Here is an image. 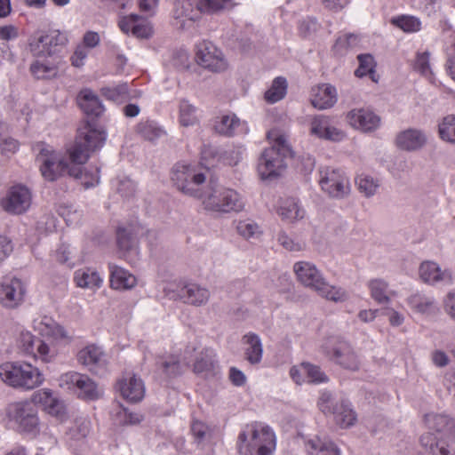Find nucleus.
<instances>
[{
	"mask_svg": "<svg viewBox=\"0 0 455 455\" xmlns=\"http://www.w3.org/2000/svg\"><path fill=\"white\" fill-rule=\"evenodd\" d=\"M60 386L85 401L97 400L101 394L97 384L89 376L76 371L62 374L60 378Z\"/></svg>",
	"mask_w": 455,
	"mask_h": 455,
	"instance_id": "1a4fd4ad",
	"label": "nucleus"
},
{
	"mask_svg": "<svg viewBox=\"0 0 455 455\" xmlns=\"http://www.w3.org/2000/svg\"><path fill=\"white\" fill-rule=\"evenodd\" d=\"M74 281L78 287L91 290L99 289L102 284L100 275L91 267L77 269L74 274Z\"/></svg>",
	"mask_w": 455,
	"mask_h": 455,
	"instance_id": "473e14b6",
	"label": "nucleus"
},
{
	"mask_svg": "<svg viewBox=\"0 0 455 455\" xmlns=\"http://www.w3.org/2000/svg\"><path fill=\"white\" fill-rule=\"evenodd\" d=\"M287 91V82L283 77H276L271 87L265 93V100L269 103H275L282 100Z\"/></svg>",
	"mask_w": 455,
	"mask_h": 455,
	"instance_id": "c03bdc74",
	"label": "nucleus"
},
{
	"mask_svg": "<svg viewBox=\"0 0 455 455\" xmlns=\"http://www.w3.org/2000/svg\"><path fill=\"white\" fill-rule=\"evenodd\" d=\"M277 212L283 220L289 222L301 220L305 216L304 209L299 201L292 197L281 200Z\"/></svg>",
	"mask_w": 455,
	"mask_h": 455,
	"instance_id": "72a5a7b5",
	"label": "nucleus"
},
{
	"mask_svg": "<svg viewBox=\"0 0 455 455\" xmlns=\"http://www.w3.org/2000/svg\"><path fill=\"white\" fill-rule=\"evenodd\" d=\"M105 140V131L95 122L87 121L79 129L75 144L68 150L70 160L78 165L85 164L91 153L101 148Z\"/></svg>",
	"mask_w": 455,
	"mask_h": 455,
	"instance_id": "39448f33",
	"label": "nucleus"
},
{
	"mask_svg": "<svg viewBox=\"0 0 455 455\" xmlns=\"http://www.w3.org/2000/svg\"><path fill=\"white\" fill-rule=\"evenodd\" d=\"M319 175L321 188L330 197L343 199L350 194L349 179L342 170L324 167L320 170Z\"/></svg>",
	"mask_w": 455,
	"mask_h": 455,
	"instance_id": "9d476101",
	"label": "nucleus"
},
{
	"mask_svg": "<svg viewBox=\"0 0 455 455\" xmlns=\"http://www.w3.org/2000/svg\"><path fill=\"white\" fill-rule=\"evenodd\" d=\"M407 303L413 311L422 315H429L436 310L434 297L421 292L411 294L408 297Z\"/></svg>",
	"mask_w": 455,
	"mask_h": 455,
	"instance_id": "e433bc0d",
	"label": "nucleus"
},
{
	"mask_svg": "<svg viewBox=\"0 0 455 455\" xmlns=\"http://www.w3.org/2000/svg\"><path fill=\"white\" fill-rule=\"evenodd\" d=\"M371 297L379 304H388L391 301L390 295L393 292L389 290L387 281L380 278L371 279L367 283Z\"/></svg>",
	"mask_w": 455,
	"mask_h": 455,
	"instance_id": "4c0bfd02",
	"label": "nucleus"
},
{
	"mask_svg": "<svg viewBox=\"0 0 455 455\" xmlns=\"http://www.w3.org/2000/svg\"><path fill=\"white\" fill-rule=\"evenodd\" d=\"M414 68L425 76L432 74L429 64V53L427 52L417 54Z\"/></svg>",
	"mask_w": 455,
	"mask_h": 455,
	"instance_id": "bf43d9fd",
	"label": "nucleus"
},
{
	"mask_svg": "<svg viewBox=\"0 0 455 455\" xmlns=\"http://www.w3.org/2000/svg\"><path fill=\"white\" fill-rule=\"evenodd\" d=\"M140 230L132 228H118L116 232V241L118 248L121 251L125 253L134 252L137 253V238Z\"/></svg>",
	"mask_w": 455,
	"mask_h": 455,
	"instance_id": "f704fd0d",
	"label": "nucleus"
},
{
	"mask_svg": "<svg viewBox=\"0 0 455 455\" xmlns=\"http://www.w3.org/2000/svg\"><path fill=\"white\" fill-rule=\"evenodd\" d=\"M425 422L430 430L448 435L455 426L452 418L444 413H427L425 415Z\"/></svg>",
	"mask_w": 455,
	"mask_h": 455,
	"instance_id": "c9c22d12",
	"label": "nucleus"
},
{
	"mask_svg": "<svg viewBox=\"0 0 455 455\" xmlns=\"http://www.w3.org/2000/svg\"><path fill=\"white\" fill-rule=\"evenodd\" d=\"M310 134L318 139L334 142L341 141L346 137L343 131L331 125L330 118L323 115L315 116L311 119Z\"/></svg>",
	"mask_w": 455,
	"mask_h": 455,
	"instance_id": "6ab92c4d",
	"label": "nucleus"
},
{
	"mask_svg": "<svg viewBox=\"0 0 455 455\" xmlns=\"http://www.w3.org/2000/svg\"><path fill=\"white\" fill-rule=\"evenodd\" d=\"M68 43L66 33L53 30L46 35H41L30 43V50L35 56H51L55 52V47L64 46Z\"/></svg>",
	"mask_w": 455,
	"mask_h": 455,
	"instance_id": "a211bd4d",
	"label": "nucleus"
},
{
	"mask_svg": "<svg viewBox=\"0 0 455 455\" xmlns=\"http://www.w3.org/2000/svg\"><path fill=\"white\" fill-rule=\"evenodd\" d=\"M337 102V91L334 86L323 84L312 89L311 103L318 109H327Z\"/></svg>",
	"mask_w": 455,
	"mask_h": 455,
	"instance_id": "bb28decb",
	"label": "nucleus"
},
{
	"mask_svg": "<svg viewBox=\"0 0 455 455\" xmlns=\"http://www.w3.org/2000/svg\"><path fill=\"white\" fill-rule=\"evenodd\" d=\"M198 198L205 210L215 212H239L244 208V203L235 190L222 187L212 180Z\"/></svg>",
	"mask_w": 455,
	"mask_h": 455,
	"instance_id": "20e7f679",
	"label": "nucleus"
},
{
	"mask_svg": "<svg viewBox=\"0 0 455 455\" xmlns=\"http://www.w3.org/2000/svg\"><path fill=\"white\" fill-rule=\"evenodd\" d=\"M142 417L140 414L130 412L126 409H121L117 413V420L123 425H135L141 421Z\"/></svg>",
	"mask_w": 455,
	"mask_h": 455,
	"instance_id": "0e129e2a",
	"label": "nucleus"
},
{
	"mask_svg": "<svg viewBox=\"0 0 455 455\" xmlns=\"http://www.w3.org/2000/svg\"><path fill=\"white\" fill-rule=\"evenodd\" d=\"M30 71L37 79L49 78L55 74L53 66L40 60H36L31 64Z\"/></svg>",
	"mask_w": 455,
	"mask_h": 455,
	"instance_id": "4d7b16f0",
	"label": "nucleus"
},
{
	"mask_svg": "<svg viewBox=\"0 0 455 455\" xmlns=\"http://www.w3.org/2000/svg\"><path fill=\"white\" fill-rule=\"evenodd\" d=\"M45 413L55 418L60 422H65L68 419V413L65 403L57 395L45 408Z\"/></svg>",
	"mask_w": 455,
	"mask_h": 455,
	"instance_id": "8fccbe9b",
	"label": "nucleus"
},
{
	"mask_svg": "<svg viewBox=\"0 0 455 455\" xmlns=\"http://www.w3.org/2000/svg\"><path fill=\"white\" fill-rule=\"evenodd\" d=\"M291 156V150L283 136L275 139L274 145L264 150L258 164V172L261 179L279 176L286 168L285 159Z\"/></svg>",
	"mask_w": 455,
	"mask_h": 455,
	"instance_id": "0eeeda50",
	"label": "nucleus"
},
{
	"mask_svg": "<svg viewBox=\"0 0 455 455\" xmlns=\"http://www.w3.org/2000/svg\"><path fill=\"white\" fill-rule=\"evenodd\" d=\"M196 109L188 100L180 103V123L182 126H192L197 123Z\"/></svg>",
	"mask_w": 455,
	"mask_h": 455,
	"instance_id": "09e8293b",
	"label": "nucleus"
},
{
	"mask_svg": "<svg viewBox=\"0 0 455 455\" xmlns=\"http://www.w3.org/2000/svg\"><path fill=\"white\" fill-rule=\"evenodd\" d=\"M36 161L43 178L48 181H55L65 173L76 179H81L86 188L94 187L100 182V169L95 168L93 172H83L80 166H69L68 161L60 153L46 144L38 145Z\"/></svg>",
	"mask_w": 455,
	"mask_h": 455,
	"instance_id": "f257e3e1",
	"label": "nucleus"
},
{
	"mask_svg": "<svg viewBox=\"0 0 455 455\" xmlns=\"http://www.w3.org/2000/svg\"><path fill=\"white\" fill-rule=\"evenodd\" d=\"M243 340L247 344L244 353L246 360L251 364L260 363L263 354L260 338L255 333H248L243 336Z\"/></svg>",
	"mask_w": 455,
	"mask_h": 455,
	"instance_id": "58836bf2",
	"label": "nucleus"
},
{
	"mask_svg": "<svg viewBox=\"0 0 455 455\" xmlns=\"http://www.w3.org/2000/svg\"><path fill=\"white\" fill-rule=\"evenodd\" d=\"M203 13L213 14L228 11L235 6L234 0H200Z\"/></svg>",
	"mask_w": 455,
	"mask_h": 455,
	"instance_id": "de8ad7c7",
	"label": "nucleus"
},
{
	"mask_svg": "<svg viewBox=\"0 0 455 455\" xmlns=\"http://www.w3.org/2000/svg\"><path fill=\"white\" fill-rule=\"evenodd\" d=\"M31 199V192L26 186L16 185L9 189L1 204L7 212L20 214L30 207Z\"/></svg>",
	"mask_w": 455,
	"mask_h": 455,
	"instance_id": "f3484780",
	"label": "nucleus"
},
{
	"mask_svg": "<svg viewBox=\"0 0 455 455\" xmlns=\"http://www.w3.org/2000/svg\"><path fill=\"white\" fill-rule=\"evenodd\" d=\"M90 51L84 45L78 44L70 57L72 66L81 68L85 64V60Z\"/></svg>",
	"mask_w": 455,
	"mask_h": 455,
	"instance_id": "052dcab7",
	"label": "nucleus"
},
{
	"mask_svg": "<svg viewBox=\"0 0 455 455\" xmlns=\"http://www.w3.org/2000/svg\"><path fill=\"white\" fill-rule=\"evenodd\" d=\"M156 364L167 377H176L181 373L180 362L177 355L161 357Z\"/></svg>",
	"mask_w": 455,
	"mask_h": 455,
	"instance_id": "a18cd8bd",
	"label": "nucleus"
},
{
	"mask_svg": "<svg viewBox=\"0 0 455 455\" xmlns=\"http://www.w3.org/2000/svg\"><path fill=\"white\" fill-rule=\"evenodd\" d=\"M348 124L355 130L371 132L379 128L380 118L367 108H354L347 114Z\"/></svg>",
	"mask_w": 455,
	"mask_h": 455,
	"instance_id": "aec40b11",
	"label": "nucleus"
},
{
	"mask_svg": "<svg viewBox=\"0 0 455 455\" xmlns=\"http://www.w3.org/2000/svg\"><path fill=\"white\" fill-rule=\"evenodd\" d=\"M355 182L358 186L359 191L367 197L375 195L379 186V181L369 175L359 176Z\"/></svg>",
	"mask_w": 455,
	"mask_h": 455,
	"instance_id": "864d4df0",
	"label": "nucleus"
},
{
	"mask_svg": "<svg viewBox=\"0 0 455 455\" xmlns=\"http://www.w3.org/2000/svg\"><path fill=\"white\" fill-rule=\"evenodd\" d=\"M210 291L196 283H189L181 288L180 296L184 302L200 307L207 303L210 299Z\"/></svg>",
	"mask_w": 455,
	"mask_h": 455,
	"instance_id": "c756f323",
	"label": "nucleus"
},
{
	"mask_svg": "<svg viewBox=\"0 0 455 455\" xmlns=\"http://www.w3.org/2000/svg\"><path fill=\"white\" fill-rule=\"evenodd\" d=\"M196 60L200 66L212 72H223L228 67L223 52L209 41L197 44Z\"/></svg>",
	"mask_w": 455,
	"mask_h": 455,
	"instance_id": "f8f14e48",
	"label": "nucleus"
},
{
	"mask_svg": "<svg viewBox=\"0 0 455 455\" xmlns=\"http://www.w3.org/2000/svg\"><path fill=\"white\" fill-rule=\"evenodd\" d=\"M172 180L180 192L198 198L204 191L202 186L205 182V175L195 165L178 163L172 167Z\"/></svg>",
	"mask_w": 455,
	"mask_h": 455,
	"instance_id": "6e6552de",
	"label": "nucleus"
},
{
	"mask_svg": "<svg viewBox=\"0 0 455 455\" xmlns=\"http://www.w3.org/2000/svg\"><path fill=\"white\" fill-rule=\"evenodd\" d=\"M293 271L301 284L315 291L325 280L315 265L308 261L296 262L293 265Z\"/></svg>",
	"mask_w": 455,
	"mask_h": 455,
	"instance_id": "412c9836",
	"label": "nucleus"
},
{
	"mask_svg": "<svg viewBox=\"0 0 455 455\" xmlns=\"http://www.w3.org/2000/svg\"><path fill=\"white\" fill-rule=\"evenodd\" d=\"M329 343L332 346L331 349H329L328 345L323 348L331 360L350 371H357L359 369L360 361L358 356L347 342L331 339Z\"/></svg>",
	"mask_w": 455,
	"mask_h": 455,
	"instance_id": "4468645a",
	"label": "nucleus"
},
{
	"mask_svg": "<svg viewBox=\"0 0 455 455\" xmlns=\"http://www.w3.org/2000/svg\"><path fill=\"white\" fill-rule=\"evenodd\" d=\"M200 0H175L172 10V26L179 30H188L200 20L203 13Z\"/></svg>",
	"mask_w": 455,
	"mask_h": 455,
	"instance_id": "9b49d317",
	"label": "nucleus"
},
{
	"mask_svg": "<svg viewBox=\"0 0 455 455\" xmlns=\"http://www.w3.org/2000/svg\"><path fill=\"white\" fill-rule=\"evenodd\" d=\"M419 442L425 455H455V451L446 441L437 438L433 433L422 435Z\"/></svg>",
	"mask_w": 455,
	"mask_h": 455,
	"instance_id": "cd10ccee",
	"label": "nucleus"
},
{
	"mask_svg": "<svg viewBox=\"0 0 455 455\" xmlns=\"http://www.w3.org/2000/svg\"><path fill=\"white\" fill-rule=\"evenodd\" d=\"M277 241L279 244L282 245L287 251H299L303 248L302 243H300L299 242H296L284 232H281L278 234Z\"/></svg>",
	"mask_w": 455,
	"mask_h": 455,
	"instance_id": "680f3d73",
	"label": "nucleus"
},
{
	"mask_svg": "<svg viewBox=\"0 0 455 455\" xmlns=\"http://www.w3.org/2000/svg\"><path fill=\"white\" fill-rule=\"evenodd\" d=\"M113 187L123 197H130L133 196L136 186L128 177H118L113 180Z\"/></svg>",
	"mask_w": 455,
	"mask_h": 455,
	"instance_id": "6e6d98bb",
	"label": "nucleus"
},
{
	"mask_svg": "<svg viewBox=\"0 0 455 455\" xmlns=\"http://www.w3.org/2000/svg\"><path fill=\"white\" fill-rule=\"evenodd\" d=\"M110 286L115 290H128L135 286L136 277L124 268L109 264Z\"/></svg>",
	"mask_w": 455,
	"mask_h": 455,
	"instance_id": "7c9ffc66",
	"label": "nucleus"
},
{
	"mask_svg": "<svg viewBox=\"0 0 455 455\" xmlns=\"http://www.w3.org/2000/svg\"><path fill=\"white\" fill-rule=\"evenodd\" d=\"M237 448L242 455H273L276 437L268 426L254 422L247 425L239 434Z\"/></svg>",
	"mask_w": 455,
	"mask_h": 455,
	"instance_id": "f03ea898",
	"label": "nucleus"
},
{
	"mask_svg": "<svg viewBox=\"0 0 455 455\" xmlns=\"http://www.w3.org/2000/svg\"><path fill=\"white\" fill-rule=\"evenodd\" d=\"M56 395L49 388H42L34 392L31 395L29 402L33 403L34 406L40 405L44 411L49 403L52 402Z\"/></svg>",
	"mask_w": 455,
	"mask_h": 455,
	"instance_id": "5fc2aeb1",
	"label": "nucleus"
},
{
	"mask_svg": "<svg viewBox=\"0 0 455 455\" xmlns=\"http://www.w3.org/2000/svg\"><path fill=\"white\" fill-rule=\"evenodd\" d=\"M77 103L84 113L88 116L99 117L104 111L99 96L91 89L84 88L77 95Z\"/></svg>",
	"mask_w": 455,
	"mask_h": 455,
	"instance_id": "a878e982",
	"label": "nucleus"
},
{
	"mask_svg": "<svg viewBox=\"0 0 455 455\" xmlns=\"http://www.w3.org/2000/svg\"><path fill=\"white\" fill-rule=\"evenodd\" d=\"M77 361L88 367L91 371L99 373L100 371L105 369L108 356L100 347L89 345L78 352Z\"/></svg>",
	"mask_w": 455,
	"mask_h": 455,
	"instance_id": "5701e85b",
	"label": "nucleus"
},
{
	"mask_svg": "<svg viewBox=\"0 0 455 455\" xmlns=\"http://www.w3.org/2000/svg\"><path fill=\"white\" fill-rule=\"evenodd\" d=\"M19 346L24 353L39 358L43 362H51L57 352L44 340L36 338L29 331H22L18 339Z\"/></svg>",
	"mask_w": 455,
	"mask_h": 455,
	"instance_id": "2eb2a0df",
	"label": "nucleus"
},
{
	"mask_svg": "<svg viewBox=\"0 0 455 455\" xmlns=\"http://www.w3.org/2000/svg\"><path fill=\"white\" fill-rule=\"evenodd\" d=\"M35 329L43 336L52 338L58 342L68 343L71 340L68 331L48 316H43L39 320H36Z\"/></svg>",
	"mask_w": 455,
	"mask_h": 455,
	"instance_id": "393cba45",
	"label": "nucleus"
},
{
	"mask_svg": "<svg viewBox=\"0 0 455 455\" xmlns=\"http://www.w3.org/2000/svg\"><path fill=\"white\" fill-rule=\"evenodd\" d=\"M359 67L355 69V75L357 77H363L369 75L372 81L375 79V64L373 57L371 54H361L357 57Z\"/></svg>",
	"mask_w": 455,
	"mask_h": 455,
	"instance_id": "49530a36",
	"label": "nucleus"
},
{
	"mask_svg": "<svg viewBox=\"0 0 455 455\" xmlns=\"http://www.w3.org/2000/svg\"><path fill=\"white\" fill-rule=\"evenodd\" d=\"M438 136L443 141L455 145V115H448L440 121Z\"/></svg>",
	"mask_w": 455,
	"mask_h": 455,
	"instance_id": "37998d69",
	"label": "nucleus"
},
{
	"mask_svg": "<svg viewBox=\"0 0 455 455\" xmlns=\"http://www.w3.org/2000/svg\"><path fill=\"white\" fill-rule=\"evenodd\" d=\"M392 23L407 33L417 32L421 28L420 20L414 16L402 15L393 18Z\"/></svg>",
	"mask_w": 455,
	"mask_h": 455,
	"instance_id": "3c124183",
	"label": "nucleus"
},
{
	"mask_svg": "<svg viewBox=\"0 0 455 455\" xmlns=\"http://www.w3.org/2000/svg\"><path fill=\"white\" fill-rule=\"evenodd\" d=\"M137 132L145 140L155 141L164 135L165 131L156 122L152 120L141 121L137 125Z\"/></svg>",
	"mask_w": 455,
	"mask_h": 455,
	"instance_id": "79ce46f5",
	"label": "nucleus"
},
{
	"mask_svg": "<svg viewBox=\"0 0 455 455\" xmlns=\"http://www.w3.org/2000/svg\"><path fill=\"white\" fill-rule=\"evenodd\" d=\"M117 386L122 396L130 402L136 403L144 397V383L133 374L128 373L124 376Z\"/></svg>",
	"mask_w": 455,
	"mask_h": 455,
	"instance_id": "b1692460",
	"label": "nucleus"
},
{
	"mask_svg": "<svg viewBox=\"0 0 455 455\" xmlns=\"http://www.w3.org/2000/svg\"><path fill=\"white\" fill-rule=\"evenodd\" d=\"M0 378L10 387L32 390L41 386L44 378L40 370L30 363L6 362L0 365Z\"/></svg>",
	"mask_w": 455,
	"mask_h": 455,
	"instance_id": "423d86ee",
	"label": "nucleus"
},
{
	"mask_svg": "<svg viewBox=\"0 0 455 455\" xmlns=\"http://www.w3.org/2000/svg\"><path fill=\"white\" fill-rule=\"evenodd\" d=\"M5 420L8 427L15 432L36 436L40 432L38 410L28 400L16 401L6 405Z\"/></svg>",
	"mask_w": 455,
	"mask_h": 455,
	"instance_id": "7ed1b4c3",
	"label": "nucleus"
},
{
	"mask_svg": "<svg viewBox=\"0 0 455 455\" xmlns=\"http://www.w3.org/2000/svg\"><path fill=\"white\" fill-rule=\"evenodd\" d=\"M420 280L429 285H452L454 283L455 275L449 269H442V267L435 261H423L419 268Z\"/></svg>",
	"mask_w": 455,
	"mask_h": 455,
	"instance_id": "dca6fc26",
	"label": "nucleus"
},
{
	"mask_svg": "<svg viewBox=\"0 0 455 455\" xmlns=\"http://www.w3.org/2000/svg\"><path fill=\"white\" fill-rule=\"evenodd\" d=\"M19 148V143L16 140L5 136H0V151L2 154L9 155L13 154Z\"/></svg>",
	"mask_w": 455,
	"mask_h": 455,
	"instance_id": "338daca9",
	"label": "nucleus"
},
{
	"mask_svg": "<svg viewBox=\"0 0 455 455\" xmlns=\"http://www.w3.org/2000/svg\"><path fill=\"white\" fill-rule=\"evenodd\" d=\"M317 404L324 414H332L335 410L332 403V395L329 391L321 392Z\"/></svg>",
	"mask_w": 455,
	"mask_h": 455,
	"instance_id": "e2e57ef3",
	"label": "nucleus"
},
{
	"mask_svg": "<svg viewBox=\"0 0 455 455\" xmlns=\"http://www.w3.org/2000/svg\"><path fill=\"white\" fill-rule=\"evenodd\" d=\"M427 142L426 133L419 129L409 128L397 133L395 146L406 152H416L422 149Z\"/></svg>",
	"mask_w": 455,
	"mask_h": 455,
	"instance_id": "4be33fe9",
	"label": "nucleus"
},
{
	"mask_svg": "<svg viewBox=\"0 0 455 455\" xmlns=\"http://www.w3.org/2000/svg\"><path fill=\"white\" fill-rule=\"evenodd\" d=\"M214 129L220 134L233 136L239 132H245L247 127L246 124L242 123L235 114H229L217 117Z\"/></svg>",
	"mask_w": 455,
	"mask_h": 455,
	"instance_id": "c85d7f7f",
	"label": "nucleus"
},
{
	"mask_svg": "<svg viewBox=\"0 0 455 455\" xmlns=\"http://www.w3.org/2000/svg\"><path fill=\"white\" fill-rule=\"evenodd\" d=\"M235 228L237 233L245 239L256 237L261 233L259 225L251 220L237 221Z\"/></svg>",
	"mask_w": 455,
	"mask_h": 455,
	"instance_id": "603ef678",
	"label": "nucleus"
},
{
	"mask_svg": "<svg viewBox=\"0 0 455 455\" xmlns=\"http://www.w3.org/2000/svg\"><path fill=\"white\" fill-rule=\"evenodd\" d=\"M27 288L19 278H5L0 283V305L8 309L19 307L25 300Z\"/></svg>",
	"mask_w": 455,
	"mask_h": 455,
	"instance_id": "ddd939ff",
	"label": "nucleus"
},
{
	"mask_svg": "<svg viewBox=\"0 0 455 455\" xmlns=\"http://www.w3.org/2000/svg\"><path fill=\"white\" fill-rule=\"evenodd\" d=\"M307 382L313 384L325 383L329 380L327 375L317 365L306 363Z\"/></svg>",
	"mask_w": 455,
	"mask_h": 455,
	"instance_id": "13d9d810",
	"label": "nucleus"
},
{
	"mask_svg": "<svg viewBox=\"0 0 455 455\" xmlns=\"http://www.w3.org/2000/svg\"><path fill=\"white\" fill-rule=\"evenodd\" d=\"M358 43V37L354 34H346L337 38L335 47L337 49H347L354 47Z\"/></svg>",
	"mask_w": 455,
	"mask_h": 455,
	"instance_id": "774afa93",
	"label": "nucleus"
},
{
	"mask_svg": "<svg viewBox=\"0 0 455 455\" xmlns=\"http://www.w3.org/2000/svg\"><path fill=\"white\" fill-rule=\"evenodd\" d=\"M332 414L336 423L341 427H348L354 425L356 420L355 412L351 408L350 403L345 401L335 406Z\"/></svg>",
	"mask_w": 455,
	"mask_h": 455,
	"instance_id": "ea45409f",
	"label": "nucleus"
},
{
	"mask_svg": "<svg viewBox=\"0 0 455 455\" xmlns=\"http://www.w3.org/2000/svg\"><path fill=\"white\" fill-rule=\"evenodd\" d=\"M308 455H341L340 450L331 440L315 436L306 442Z\"/></svg>",
	"mask_w": 455,
	"mask_h": 455,
	"instance_id": "2f4dec72",
	"label": "nucleus"
},
{
	"mask_svg": "<svg viewBox=\"0 0 455 455\" xmlns=\"http://www.w3.org/2000/svg\"><path fill=\"white\" fill-rule=\"evenodd\" d=\"M316 292L321 297L333 302H344L348 299V293L344 288L331 285L325 280L317 289Z\"/></svg>",
	"mask_w": 455,
	"mask_h": 455,
	"instance_id": "a19ab883",
	"label": "nucleus"
},
{
	"mask_svg": "<svg viewBox=\"0 0 455 455\" xmlns=\"http://www.w3.org/2000/svg\"><path fill=\"white\" fill-rule=\"evenodd\" d=\"M191 433L196 441L200 443L209 433V427L202 421L194 420L191 424Z\"/></svg>",
	"mask_w": 455,
	"mask_h": 455,
	"instance_id": "69168bd1",
	"label": "nucleus"
}]
</instances>
